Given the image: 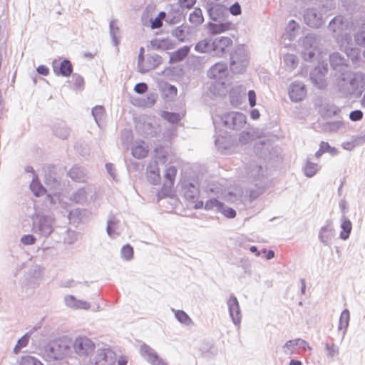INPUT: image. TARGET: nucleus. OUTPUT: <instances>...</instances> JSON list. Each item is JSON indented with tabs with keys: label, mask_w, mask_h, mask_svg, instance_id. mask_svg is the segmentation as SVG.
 <instances>
[{
	"label": "nucleus",
	"mask_w": 365,
	"mask_h": 365,
	"mask_svg": "<svg viewBox=\"0 0 365 365\" xmlns=\"http://www.w3.org/2000/svg\"><path fill=\"white\" fill-rule=\"evenodd\" d=\"M31 231L40 237L48 238L53 232L56 219L53 215L36 212L31 217Z\"/></svg>",
	"instance_id": "f257e3e1"
},
{
	"label": "nucleus",
	"mask_w": 365,
	"mask_h": 365,
	"mask_svg": "<svg viewBox=\"0 0 365 365\" xmlns=\"http://www.w3.org/2000/svg\"><path fill=\"white\" fill-rule=\"evenodd\" d=\"M247 177L254 183L255 188L249 190L251 200L257 198L262 195L267 185V178L264 176L263 168L256 163H251L246 169Z\"/></svg>",
	"instance_id": "f03ea898"
},
{
	"label": "nucleus",
	"mask_w": 365,
	"mask_h": 365,
	"mask_svg": "<svg viewBox=\"0 0 365 365\" xmlns=\"http://www.w3.org/2000/svg\"><path fill=\"white\" fill-rule=\"evenodd\" d=\"M327 64L316 66L309 74L312 83L319 89H324L327 86L325 76L327 73Z\"/></svg>",
	"instance_id": "ddd939ff"
},
{
	"label": "nucleus",
	"mask_w": 365,
	"mask_h": 365,
	"mask_svg": "<svg viewBox=\"0 0 365 365\" xmlns=\"http://www.w3.org/2000/svg\"><path fill=\"white\" fill-rule=\"evenodd\" d=\"M228 75V69L227 63L225 62L215 63L207 73V76L209 78L212 79L215 82L211 85L210 90L212 88H218V93L221 89L225 88V78Z\"/></svg>",
	"instance_id": "423d86ee"
},
{
	"label": "nucleus",
	"mask_w": 365,
	"mask_h": 365,
	"mask_svg": "<svg viewBox=\"0 0 365 365\" xmlns=\"http://www.w3.org/2000/svg\"><path fill=\"white\" fill-rule=\"evenodd\" d=\"M335 235V231L332 225L331 220L326 222L325 225L321 227L319 232V239L325 246H330L332 239Z\"/></svg>",
	"instance_id": "a211bd4d"
},
{
	"label": "nucleus",
	"mask_w": 365,
	"mask_h": 365,
	"mask_svg": "<svg viewBox=\"0 0 365 365\" xmlns=\"http://www.w3.org/2000/svg\"><path fill=\"white\" fill-rule=\"evenodd\" d=\"M321 152L329 153L332 156L336 155L339 153L338 150L335 147H331L329 143L322 141L320 143Z\"/></svg>",
	"instance_id": "bf43d9fd"
},
{
	"label": "nucleus",
	"mask_w": 365,
	"mask_h": 365,
	"mask_svg": "<svg viewBox=\"0 0 365 365\" xmlns=\"http://www.w3.org/2000/svg\"><path fill=\"white\" fill-rule=\"evenodd\" d=\"M69 177L75 182H83L86 180V174L83 168L73 166L68 172Z\"/></svg>",
	"instance_id": "c85d7f7f"
},
{
	"label": "nucleus",
	"mask_w": 365,
	"mask_h": 365,
	"mask_svg": "<svg viewBox=\"0 0 365 365\" xmlns=\"http://www.w3.org/2000/svg\"><path fill=\"white\" fill-rule=\"evenodd\" d=\"M346 56L353 63H356L359 58L360 51L357 48H349L346 51Z\"/></svg>",
	"instance_id": "052dcab7"
},
{
	"label": "nucleus",
	"mask_w": 365,
	"mask_h": 365,
	"mask_svg": "<svg viewBox=\"0 0 365 365\" xmlns=\"http://www.w3.org/2000/svg\"><path fill=\"white\" fill-rule=\"evenodd\" d=\"M306 95V88L304 83L294 82L289 89V96L292 101L299 102L303 100Z\"/></svg>",
	"instance_id": "412c9836"
},
{
	"label": "nucleus",
	"mask_w": 365,
	"mask_h": 365,
	"mask_svg": "<svg viewBox=\"0 0 365 365\" xmlns=\"http://www.w3.org/2000/svg\"><path fill=\"white\" fill-rule=\"evenodd\" d=\"M253 140V135L249 131H242L239 135V142L246 145Z\"/></svg>",
	"instance_id": "680f3d73"
},
{
	"label": "nucleus",
	"mask_w": 365,
	"mask_h": 365,
	"mask_svg": "<svg viewBox=\"0 0 365 365\" xmlns=\"http://www.w3.org/2000/svg\"><path fill=\"white\" fill-rule=\"evenodd\" d=\"M19 365H43V364L37 357L27 354L21 357Z\"/></svg>",
	"instance_id": "ea45409f"
},
{
	"label": "nucleus",
	"mask_w": 365,
	"mask_h": 365,
	"mask_svg": "<svg viewBox=\"0 0 365 365\" xmlns=\"http://www.w3.org/2000/svg\"><path fill=\"white\" fill-rule=\"evenodd\" d=\"M150 44L157 50H168L170 48L171 42L166 38H155L150 41Z\"/></svg>",
	"instance_id": "4c0bfd02"
},
{
	"label": "nucleus",
	"mask_w": 365,
	"mask_h": 365,
	"mask_svg": "<svg viewBox=\"0 0 365 365\" xmlns=\"http://www.w3.org/2000/svg\"><path fill=\"white\" fill-rule=\"evenodd\" d=\"M190 46H184L173 52L170 56V63H175L182 61L189 53Z\"/></svg>",
	"instance_id": "cd10ccee"
},
{
	"label": "nucleus",
	"mask_w": 365,
	"mask_h": 365,
	"mask_svg": "<svg viewBox=\"0 0 365 365\" xmlns=\"http://www.w3.org/2000/svg\"><path fill=\"white\" fill-rule=\"evenodd\" d=\"M162 63V58L158 54L150 55L147 57L146 61L140 67V72L145 73L150 70L155 69Z\"/></svg>",
	"instance_id": "4be33fe9"
},
{
	"label": "nucleus",
	"mask_w": 365,
	"mask_h": 365,
	"mask_svg": "<svg viewBox=\"0 0 365 365\" xmlns=\"http://www.w3.org/2000/svg\"><path fill=\"white\" fill-rule=\"evenodd\" d=\"M104 112L105 110L102 106H96L91 110L92 115L98 126H100L99 122L103 119Z\"/></svg>",
	"instance_id": "864d4df0"
},
{
	"label": "nucleus",
	"mask_w": 365,
	"mask_h": 365,
	"mask_svg": "<svg viewBox=\"0 0 365 365\" xmlns=\"http://www.w3.org/2000/svg\"><path fill=\"white\" fill-rule=\"evenodd\" d=\"M339 91L345 97L354 96L359 97L361 96L363 91L359 90V81L354 77L349 76L339 78L338 83Z\"/></svg>",
	"instance_id": "1a4fd4ad"
},
{
	"label": "nucleus",
	"mask_w": 365,
	"mask_h": 365,
	"mask_svg": "<svg viewBox=\"0 0 365 365\" xmlns=\"http://www.w3.org/2000/svg\"><path fill=\"white\" fill-rule=\"evenodd\" d=\"M230 317L232 323L240 327L242 321V312L237 298L231 294L226 301Z\"/></svg>",
	"instance_id": "f8f14e48"
},
{
	"label": "nucleus",
	"mask_w": 365,
	"mask_h": 365,
	"mask_svg": "<svg viewBox=\"0 0 365 365\" xmlns=\"http://www.w3.org/2000/svg\"><path fill=\"white\" fill-rule=\"evenodd\" d=\"M42 277L41 268L38 264H32L20 280V284L26 295L33 294L34 289L38 287L39 281Z\"/></svg>",
	"instance_id": "39448f33"
},
{
	"label": "nucleus",
	"mask_w": 365,
	"mask_h": 365,
	"mask_svg": "<svg viewBox=\"0 0 365 365\" xmlns=\"http://www.w3.org/2000/svg\"><path fill=\"white\" fill-rule=\"evenodd\" d=\"M340 227L341 230L340 232L339 237L341 240H346L349 237L352 229V224L351 221L343 216Z\"/></svg>",
	"instance_id": "7c9ffc66"
},
{
	"label": "nucleus",
	"mask_w": 365,
	"mask_h": 365,
	"mask_svg": "<svg viewBox=\"0 0 365 365\" xmlns=\"http://www.w3.org/2000/svg\"><path fill=\"white\" fill-rule=\"evenodd\" d=\"M30 188L36 197L41 196L45 192L43 185L38 180H36L34 178L30 185Z\"/></svg>",
	"instance_id": "603ef678"
},
{
	"label": "nucleus",
	"mask_w": 365,
	"mask_h": 365,
	"mask_svg": "<svg viewBox=\"0 0 365 365\" xmlns=\"http://www.w3.org/2000/svg\"><path fill=\"white\" fill-rule=\"evenodd\" d=\"M71 351L68 341L57 339L49 342L45 350V357L47 361H61Z\"/></svg>",
	"instance_id": "20e7f679"
},
{
	"label": "nucleus",
	"mask_w": 365,
	"mask_h": 365,
	"mask_svg": "<svg viewBox=\"0 0 365 365\" xmlns=\"http://www.w3.org/2000/svg\"><path fill=\"white\" fill-rule=\"evenodd\" d=\"M247 118L241 112L231 111L223 114L222 116L212 117L215 128L222 122L223 125L229 129L240 130L246 124Z\"/></svg>",
	"instance_id": "7ed1b4c3"
},
{
	"label": "nucleus",
	"mask_w": 365,
	"mask_h": 365,
	"mask_svg": "<svg viewBox=\"0 0 365 365\" xmlns=\"http://www.w3.org/2000/svg\"><path fill=\"white\" fill-rule=\"evenodd\" d=\"M71 200L77 204H84L88 200V192L86 188H80L75 191Z\"/></svg>",
	"instance_id": "473e14b6"
},
{
	"label": "nucleus",
	"mask_w": 365,
	"mask_h": 365,
	"mask_svg": "<svg viewBox=\"0 0 365 365\" xmlns=\"http://www.w3.org/2000/svg\"><path fill=\"white\" fill-rule=\"evenodd\" d=\"M116 354L110 348L98 349L94 358L93 365H114Z\"/></svg>",
	"instance_id": "4468645a"
},
{
	"label": "nucleus",
	"mask_w": 365,
	"mask_h": 365,
	"mask_svg": "<svg viewBox=\"0 0 365 365\" xmlns=\"http://www.w3.org/2000/svg\"><path fill=\"white\" fill-rule=\"evenodd\" d=\"M297 347V339H290L286 341L282 346V351L286 355H292L295 353Z\"/></svg>",
	"instance_id": "37998d69"
},
{
	"label": "nucleus",
	"mask_w": 365,
	"mask_h": 365,
	"mask_svg": "<svg viewBox=\"0 0 365 365\" xmlns=\"http://www.w3.org/2000/svg\"><path fill=\"white\" fill-rule=\"evenodd\" d=\"M64 302L66 306L79 309L80 304H78L77 299L73 295H67L64 297Z\"/></svg>",
	"instance_id": "774afa93"
},
{
	"label": "nucleus",
	"mask_w": 365,
	"mask_h": 365,
	"mask_svg": "<svg viewBox=\"0 0 365 365\" xmlns=\"http://www.w3.org/2000/svg\"><path fill=\"white\" fill-rule=\"evenodd\" d=\"M207 12L210 19L214 21H224L225 18L228 16V10L227 8L220 4L210 6L207 9Z\"/></svg>",
	"instance_id": "aec40b11"
},
{
	"label": "nucleus",
	"mask_w": 365,
	"mask_h": 365,
	"mask_svg": "<svg viewBox=\"0 0 365 365\" xmlns=\"http://www.w3.org/2000/svg\"><path fill=\"white\" fill-rule=\"evenodd\" d=\"M325 349L327 351V355L329 358H334L336 354H339V348L335 346L334 344H329L327 343L325 344Z\"/></svg>",
	"instance_id": "69168bd1"
},
{
	"label": "nucleus",
	"mask_w": 365,
	"mask_h": 365,
	"mask_svg": "<svg viewBox=\"0 0 365 365\" xmlns=\"http://www.w3.org/2000/svg\"><path fill=\"white\" fill-rule=\"evenodd\" d=\"M182 192L185 199L190 202H195L200 194L197 183L195 182H183L182 184Z\"/></svg>",
	"instance_id": "6ab92c4d"
},
{
	"label": "nucleus",
	"mask_w": 365,
	"mask_h": 365,
	"mask_svg": "<svg viewBox=\"0 0 365 365\" xmlns=\"http://www.w3.org/2000/svg\"><path fill=\"white\" fill-rule=\"evenodd\" d=\"M77 240V233L76 231L71 230L68 229L66 232V235L64 237L65 243H68L69 245L73 244Z\"/></svg>",
	"instance_id": "e2e57ef3"
},
{
	"label": "nucleus",
	"mask_w": 365,
	"mask_h": 365,
	"mask_svg": "<svg viewBox=\"0 0 365 365\" xmlns=\"http://www.w3.org/2000/svg\"><path fill=\"white\" fill-rule=\"evenodd\" d=\"M304 20L306 24L312 28H319L324 23L322 14L315 8H309L304 11Z\"/></svg>",
	"instance_id": "dca6fc26"
},
{
	"label": "nucleus",
	"mask_w": 365,
	"mask_h": 365,
	"mask_svg": "<svg viewBox=\"0 0 365 365\" xmlns=\"http://www.w3.org/2000/svg\"><path fill=\"white\" fill-rule=\"evenodd\" d=\"M349 311L346 309H344L341 313L338 327V329L339 331H342V339L344 337L346 333V330L349 327Z\"/></svg>",
	"instance_id": "c756f323"
},
{
	"label": "nucleus",
	"mask_w": 365,
	"mask_h": 365,
	"mask_svg": "<svg viewBox=\"0 0 365 365\" xmlns=\"http://www.w3.org/2000/svg\"><path fill=\"white\" fill-rule=\"evenodd\" d=\"M148 150L143 145H137L132 148V155L138 159H142L146 157Z\"/></svg>",
	"instance_id": "49530a36"
},
{
	"label": "nucleus",
	"mask_w": 365,
	"mask_h": 365,
	"mask_svg": "<svg viewBox=\"0 0 365 365\" xmlns=\"http://www.w3.org/2000/svg\"><path fill=\"white\" fill-rule=\"evenodd\" d=\"M55 135L61 139H66L68 138L70 133V129L66 125H58L53 129Z\"/></svg>",
	"instance_id": "8fccbe9b"
},
{
	"label": "nucleus",
	"mask_w": 365,
	"mask_h": 365,
	"mask_svg": "<svg viewBox=\"0 0 365 365\" xmlns=\"http://www.w3.org/2000/svg\"><path fill=\"white\" fill-rule=\"evenodd\" d=\"M343 125H344L343 123L340 120L331 121V122L326 123L324 125V128L326 130H329L330 132H334V131H336L337 130L342 128Z\"/></svg>",
	"instance_id": "4d7b16f0"
},
{
	"label": "nucleus",
	"mask_w": 365,
	"mask_h": 365,
	"mask_svg": "<svg viewBox=\"0 0 365 365\" xmlns=\"http://www.w3.org/2000/svg\"><path fill=\"white\" fill-rule=\"evenodd\" d=\"M205 190L207 193L218 195L222 192L223 189L222 187L219 184L215 182H211L207 183V185L205 187Z\"/></svg>",
	"instance_id": "3c124183"
},
{
	"label": "nucleus",
	"mask_w": 365,
	"mask_h": 365,
	"mask_svg": "<svg viewBox=\"0 0 365 365\" xmlns=\"http://www.w3.org/2000/svg\"><path fill=\"white\" fill-rule=\"evenodd\" d=\"M172 311L175 313L176 319L182 324L189 326L192 324V320L185 311L174 309H172Z\"/></svg>",
	"instance_id": "e433bc0d"
},
{
	"label": "nucleus",
	"mask_w": 365,
	"mask_h": 365,
	"mask_svg": "<svg viewBox=\"0 0 365 365\" xmlns=\"http://www.w3.org/2000/svg\"><path fill=\"white\" fill-rule=\"evenodd\" d=\"M36 237L32 234H26L21 237L20 242L24 246L33 245L36 242Z\"/></svg>",
	"instance_id": "6e6d98bb"
},
{
	"label": "nucleus",
	"mask_w": 365,
	"mask_h": 365,
	"mask_svg": "<svg viewBox=\"0 0 365 365\" xmlns=\"http://www.w3.org/2000/svg\"><path fill=\"white\" fill-rule=\"evenodd\" d=\"M213 56H222L226 49L232 44V40L227 36H219L212 39Z\"/></svg>",
	"instance_id": "f3484780"
},
{
	"label": "nucleus",
	"mask_w": 365,
	"mask_h": 365,
	"mask_svg": "<svg viewBox=\"0 0 365 365\" xmlns=\"http://www.w3.org/2000/svg\"><path fill=\"white\" fill-rule=\"evenodd\" d=\"M189 21L195 26L202 24L204 21L202 10L198 7L195 8L193 11L190 14Z\"/></svg>",
	"instance_id": "f704fd0d"
},
{
	"label": "nucleus",
	"mask_w": 365,
	"mask_h": 365,
	"mask_svg": "<svg viewBox=\"0 0 365 365\" xmlns=\"http://www.w3.org/2000/svg\"><path fill=\"white\" fill-rule=\"evenodd\" d=\"M217 23H208V29L211 34H217L229 30L232 24L229 21H217Z\"/></svg>",
	"instance_id": "a878e982"
},
{
	"label": "nucleus",
	"mask_w": 365,
	"mask_h": 365,
	"mask_svg": "<svg viewBox=\"0 0 365 365\" xmlns=\"http://www.w3.org/2000/svg\"><path fill=\"white\" fill-rule=\"evenodd\" d=\"M140 353L143 358L152 365H167V363L158 356V353L146 344L140 346Z\"/></svg>",
	"instance_id": "2eb2a0df"
},
{
	"label": "nucleus",
	"mask_w": 365,
	"mask_h": 365,
	"mask_svg": "<svg viewBox=\"0 0 365 365\" xmlns=\"http://www.w3.org/2000/svg\"><path fill=\"white\" fill-rule=\"evenodd\" d=\"M212 41L211 38H205L197 42L195 51L200 53H209L213 56Z\"/></svg>",
	"instance_id": "bb28decb"
},
{
	"label": "nucleus",
	"mask_w": 365,
	"mask_h": 365,
	"mask_svg": "<svg viewBox=\"0 0 365 365\" xmlns=\"http://www.w3.org/2000/svg\"><path fill=\"white\" fill-rule=\"evenodd\" d=\"M328 28L337 38L341 36L343 39L347 42L351 39V36L349 34H343L344 31L347 28V24L345 22L344 18L342 16L334 17L329 22Z\"/></svg>",
	"instance_id": "9b49d317"
},
{
	"label": "nucleus",
	"mask_w": 365,
	"mask_h": 365,
	"mask_svg": "<svg viewBox=\"0 0 365 365\" xmlns=\"http://www.w3.org/2000/svg\"><path fill=\"white\" fill-rule=\"evenodd\" d=\"M321 42V38L316 34H308L302 40V58L306 61H310L315 56Z\"/></svg>",
	"instance_id": "6e6552de"
},
{
	"label": "nucleus",
	"mask_w": 365,
	"mask_h": 365,
	"mask_svg": "<svg viewBox=\"0 0 365 365\" xmlns=\"http://www.w3.org/2000/svg\"><path fill=\"white\" fill-rule=\"evenodd\" d=\"M161 116L172 124L178 123L181 120L180 113L175 112L163 111Z\"/></svg>",
	"instance_id": "c03bdc74"
},
{
	"label": "nucleus",
	"mask_w": 365,
	"mask_h": 365,
	"mask_svg": "<svg viewBox=\"0 0 365 365\" xmlns=\"http://www.w3.org/2000/svg\"><path fill=\"white\" fill-rule=\"evenodd\" d=\"M71 83H72L73 88L75 90L81 91L84 88L83 78L77 73L73 74Z\"/></svg>",
	"instance_id": "de8ad7c7"
},
{
	"label": "nucleus",
	"mask_w": 365,
	"mask_h": 365,
	"mask_svg": "<svg viewBox=\"0 0 365 365\" xmlns=\"http://www.w3.org/2000/svg\"><path fill=\"white\" fill-rule=\"evenodd\" d=\"M215 144L217 150L223 154L228 153L232 145L230 138L221 135L216 136Z\"/></svg>",
	"instance_id": "b1692460"
},
{
	"label": "nucleus",
	"mask_w": 365,
	"mask_h": 365,
	"mask_svg": "<svg viewBox=\"0 0 365 365\" xmlns=\"http://www.w3.org/2000/svg\"><path fill=\"white\" fill-rule=\"evenodd\" d=\"M218 212L222 213L226 217L230 219H232L236 216V211L232 207L225 206L223 203Z\"/></svg>",
	"instance_id": "0e129e2a"
},
{
	"label": "nucleus",
	"mask_w": 365,
	"mask_h": 365,
	"mask_svg": "<svg viewBox=\"0 0 365 365\" xmlns=\"http://www.w3.org/2000/svg\"><path fill=\"white\" fill-rule=\"evenodd\" d=\"M329 62L331 68L338 71H341L346 66V59L338 52L333 53L329 56Z\"/></svg>",
	"instance_id": "393cba45"
},
{
	"label": "nucleus",
	"mask_w": 365,
	"mask_h": 365,
	"mask_svg": "<svg viewBox=\"0 0 365 365\" xmlns=\"http://www.w3.org/2000/svg\"><path fill=\"white\" fill-rule=\"evenodd\" d=\"M147 177L148 181L153 185H157L160 182V176L157 165H150L148 168Z\"/></svg>",
	"instance_id": "72a5a7b5"
},
{
	"label": "nucleus",
	"mask_w": 365,
	"mask_h": 365,
	"mask_svg": "<svg viewBox=\"0 0 365 365\" xmlns=\"http://www.w3.org/2000/svg\"><path fill=\"white\" fill-rule=\"evenodd\" d=\"M177 171V168L173 165L169 166L165 169V178L169 182L171 186L174 185Z\"/></svg>",
	"instance_id": "09e8293b"
},
{
	"label": "nucleus",
	"mask_w": 365,
	"mask_h": 365,
	"mask_svg": "<svg viewBox=\"0 0 365 365\" xmlns=\"http://www.w3.org/2000/svg\"><path fill=\"white\" fill-rule=\"evenodd\" d=\"M95 347V343L86 336H78L73 343L76 353L82 356H89L93 352Z\"/></svg>",
	"instance_id": "9d476101"
},
{
	"label": "nucleus",
	"mask_w": 365,
	"mask_h": 365,
	"mask_svg": "<svg viewBox=\"0 0 365 365\" xmlns=\"http://www.w3.org/2000/svg\"><path fill=\"white\" fill-rule=\"evenodd\" d=\"M134 250L133 247L126 244L123 245L120 250V257L125 261H130L133 258Z\"/></svg>",
	"instance_id": "a19ab883"
},
{
	"label": "nucleus",
	"mask_w": 365,
	"mask_h": 365,
	"mask_svg": "<svg viewBox=\"0 0 365 365\" xmlns=\"http://www.w3.org/2000/svg\"><path fill=\"white\" fill-rule=\"evenodd\" d=\"M249 63L248 55L244 46H239L230 53V70L234 73H242Z\"/></svg>",
	"instance_id": "0eeeda50"
},
{
	"label": "nucleus",
	"mask_w": 365,
	"mask_h": 365,
	"mask_svg": "<svg viewBox=\"0 0 365 365\" xmlns=\"http://www.w3.org/2000/svg\"><path fill=\"white\" fill-rule=\"evenodd\" d=\"M30 336H31V334L29 332H28V333H26L24 336H22L17 341V343L14 348V352L15 354H18L22 348L26 347L28 345Z\"/></svg>",
	"instance_id": "a18cd8bd"
},
{
	"label": "nucleus",
	"mask_w": 365,
	"mask_h": 365,
	"mask_svg": "<svg viewBox=\"0 0 365 365\" xmlns=\"http://www.w3.org/2000/svg\"><path fill=\"white\" fill-rule=\"evenodd\" d=\"M319 170V165L317 163H312L307 160L305 166L304 167V173L305 176L312 178L315 175Z\"/></svg>",
	"instance_id": "79ce46f5"
},
{
	"label": "nucleus",
	"mask_w": 365,
	"mask_h": 365,
	"mask_svg": "<svg viewBox=\"0 0 365 365\" xmlns=\"http://www.w3.org/2000/svg\"><path fill=\"white\" fill-rule=\"evenodd\" d=\"M284 62L290 69H293L297 66L298 61L296 56L288 53L284 56Z\"/></svg>",
	"instance_id": "13d9d810"
},
{
	"label": "nucleus",
	"mask_w": 365,
	"mask_h": 365,
	"mask_svg": "<svg viewBox=\"0 0 365 365\" xmlns=\"http://www.w3.org/2000/svg\"><path fill=\"white\" fill-rule=\"evenodd\" d=\"M172 35L178 38L180 41H184L186 37L185 30L182 26H178L172 31Z\"/></svg>",
	"instance_id": "338daca9"
},
{
	"label": "nucleus",
	"mask_w": 365,
	"mask_h": 365,
	"mask_svg": "<svg viewBox=\"0 0 365 365\" xmlns=\"http://www.w3.org/2000/svg\"><path fill=\"white\" fill-rule=\"evenodd\" d=\"M117 21L113 19L109 24L110 35L112 38V42L115 46H117L120 43V31L116 24Z\"/></svg>",
	"instance_id": "2f4dec72"
},
{
	"label": "nucleus",
	"mask_w": 365,
	"mask_h": 365,
	"mask_svg": "<svg viewBox=\"0 0 365 365\" xmlns=\"http://www.w3.org/2000/svg\"><path fill=\"white\" fill-rule=\"evenodd\" d=\"M299 29V24L294 20H290L286 28L285 35L289 40H293L296 36V31Z\"/></svg>",
	"instance_id": "58836bf2"
},
{
	"label": "nucleus",
	"mask_w": 365,
	"mask_h": 365,
	"mask_svg": "<svg viewBox=\"0 0 365 365\" xmlns=\"http://www.w3.org/2000/svg\"><path fill=\"white\" fill-rule=\"evenodd\" d=\"M53 71L57 76H61L63 77H68L73 72V66L71 62L68 59H63L59 66H56L53 64Z\"/></svg>",
	"instance_id": "5701e85b"
},
{
	"label": "nucleus",
	"mask_w": 365,
	"mask_h": 365,
	"mask_svg": "<svg viewBox=\"0 0 365 365\" xmlns=\"http://www.w3.org/2000/svg\"><path fill=\"white\" fill-rule=\"evenodd\" d=\"M118 222V220L113 215H109L106 227V232L109 237H114L117 235L115 230Z\"/></svg>",
	"instance_id": "c9c22d12"
},
{
	"label": "nucleus",
	"mask_w": 365,
	"mask_h": 365,
	"mask_svg": "<svg viewBox=\"0 0 365 365\" xmlns=\"http://www.w3.org/2000/svg\"><path fill=\"white\" fill-rule=\"evenodd\" d=\"M222 203L223 202L219 201L216 198H211V199H210V200L206 201V202L205 204V206H204V208L206 210H212L214 208H216V210L217 211H219L220 207H222Z\"/></svg>",
	"instance_id": "5fc2aeb1"
}]
</instances>
